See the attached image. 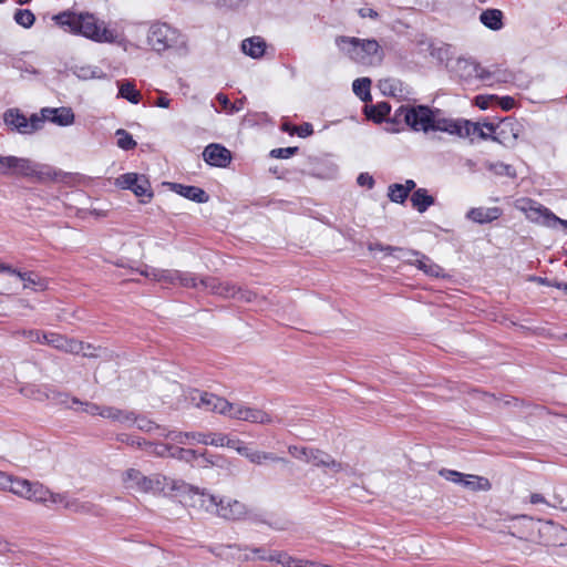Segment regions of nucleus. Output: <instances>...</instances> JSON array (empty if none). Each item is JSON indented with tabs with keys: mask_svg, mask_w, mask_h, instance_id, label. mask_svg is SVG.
I'll return each mask as SVG.
<instances>
[{
	"mask_svg": "<svg viewBox=\"0 0 567 567\" xmlns=\"http://www.w3.org/2000/svg\"><path fill=\"white\" fill-rule=\"evenodd\" d=\"M10 274L16 275L23 281L24 289H28V288L44 289L45 288L44 281L33 272H21L16 269V272H10Z\"/></svg>",
	"mask_w": 567,
	"mask_h": 567,
	"instance_id": "35",
	"label": "nucleus"
},
{
	"mask_svg": "<svg viewBox=\"0 0 567 567\" xmlns=\"http://www.w3.org/2000/svg\"><path fill=\"white\" fill-rule=\"evenodd\" d=\"M264 561H272L284 567H301L303 559L292 557L286 551H272L268 556H261Z\"/></svg>",
	"mask_w": 567,
	"mask_h": 567,
	"instance_id": "32",
	"label": "nucleus"
},
{
	"mask_svg": "<svg viewBox=\"0 0 567 567\" xmlns=\"http://www.w3.org/2000/svg\"><path fill=\"white\" fill-rule=\"evenodd\" d=\"M371 80L369 78H360L353 81V92L364 102L371 101L370 94Z\"/></svg>",
	"mask_w": 567,
	"mask_h": 567,
	"instance_id": "37",
	"label": "nucleus"
},
{
	"mask_svg": "<svg viewBox=\"0 0 567 567\" xmlns=\"http://www.w3.org/2000/svg\"><path fill=\"white\" fill-rule=\"evenodd\" d=\"M115 136L117 137L116 144L122 150L128 151L136 146V142L133 140L132 135L123 128H118L115 132Z\"/></svg>",
	"mask_w": 567,
	"mask_h": 567,
	"instance_id": "42",
	"label": "nucleus"
},
{
	"mask_svg": "<svg viewBox=\"0 0 567 567\" xmlns=\"http://www.w3.org/2000/svg\"><path fill=\"white\" fill-rule=\"evenodd\" d=\"M216 100L219 102V104L223 106V109L225 111H227L228 113H235L240 110L239 107H236L235 104H231L229 102L228 97L223 93H218L216 96Z\"/></svg>",
	"mask_w": 567,
	"mask_h": 567,
	"instance_id": "56",
	"label": "nucleus"
},
{
	"mask_svg": "<svg viewBox=\"0 0 567 567\" xmlns=\"http://www.w3.org/2000/svg\"><path fill=\"white\" fill-rule=\"evenodd\" d=\"M123 487L135 493H162L165 491L174 492L182 484L177 480L167 477L163 474L145 475L140 470L131 467L125 470L121 475Z\"/></svg>",
	"mask_w": 567,
	"mask_h": 567,
	"instance_id": "5",
	"label": "nucleus"
},
{
	"mask_svg": "<svg viewBox=\"0 0 567 567\" xmlns=\"http://www.w3.org/2000/svg\"><path fill=\"white\" fill-rule=\"evenodd\" d=\"M43 340L47 344L66 353L79 354L84 350L83 342L55 332H50V334L43 336Z\"/></svg>",
	"mask_w": 567,
	"mask_h": 567,
	"instance_id": "17",
	"label": "nucleus"
},
{
	"mask_svg": "<svg viewBox=\"0 0 567 567\" xmlns=\"http://www.w3.org/2000/svg\"><path fill=\"white\" fill-rule=\"evenodd\" d=\"M174 447L171 445H156L153 453L157 456L164 457V456H171V453L173 452Z\"/></svg>",
	"mask_w": 567,
	"mask_h": 567,
	"instance_id": "63",
	"label": "nucleus"
},
{
	"mask_svg": "<svg viewBox=\"0 0 567 567\" xmlns=\"http://www.w3.org/2000/svg\"><path fill=\"white\" fill-rule=\"evenodd\" d=\"M213 446H227L229 449L235 450L238 454H240L241 450H248L249 446L245 445L240 440L229 439L227 435L218 434L216 436V441H213Z\"/></svg>",
	"mask_w": 567,
	"mask_h": 567,
	"instance_id": "38",
	"label": "nucleus"
},
{
	"mask_svg": "<svg viewBox=\"0 0 567 567\" xmlns=\"http://www.w3.org/2000/svg\"><path fill=\"white\" fill-rule=\"evenodd\" d=\"M447 66L454 75L466 83L474 79L488 80L492 76L489 71L481 68L475 61L465 58H458Z\"/></svg>",
	"mask_w": 567,
	"mask_h": 567,
	"instance_id": "10",
	"label": "nucleus"
},
{
	"mask_svg": "<svg viewBox=\"0 0 567 567\" xmlns=\"http://www.w3.org/2000/svg\"><path fill=\"white\" fill-rule=\"evenodd\" d=\"M409 194L402 187V184H392L389 186V197L392 202L402 204L408 198Z\"/></svg>",
	"mask_w": 567,
	"mask_h": 567,
	"instance_id": "44",
	"label": "nucleus"
},
{
	"mask_svg": "<svg viewBox=\"0 0 567 567\" xmlns=\"http://www.w3.org/2000/svg\"><path fill=\"white\" fill-rule=\"evenodd\" d=\"M239 291L237 292L236 299L244 302H252L257 299V293L254 291H250L248 289H244L241 287H238Z\"/></svg>",
	"mask_w": 567,
	"mask_h": 567,
	"instance_id": "57",
	"label": "nucleus"
},
{
	"mask_svg": "<svg viewBox=\"0 0 567 567\" xmlns=\"http://www.w3.org/2000/svg\"><path fill=\"white\" fill-rule=\"evenodd\" d=\"M68 496L65 494L53 493L50 491L48 496V504L61 505L64 507Z\"/></svg>",
	"mask_w": 567,
	"mask_h": 567,
	"instance_id": "59",
	"label": "nucleus"
},
{
	"mask_svg": "<svg viewBox=\"0 0 567 567\" xmlns=\"http://www.w3.org/2000/svg\"><path fill=\"white\" fill-rule=\"evenodd\" d=\"M187 399L198 409L216 412L225 416H228L229 409L231 408V403L226 399L196 389L189 391Z\"/></svg>",
	"mask_w": 567,
	"mask_h": 567,
	"instance_id": "9",
	"label": "nucleus"
},
{
	"mask_svg": "<svg viewBox=\"0 0 567 567\" xmlns=\"http://www.w3.org/2000/svg\"><path fill=\"white\" fill-rule=\"evenodd\" d=\"M400 111L405 123L415 131H442L461 137L477 135L482 140L489 138L492 131H495V126L492 123L454 122L437 117L430 107L423 105L411 109L402 106Z\"/></svg>",
	"mask_w": 567,
	"mask_h": 567,
	"instance_id": "1",
	"label": "nucleus"
},
{
	"mask_svg": "<svg viewBox=\"0 0 567 567\" xmlns=\"http://www.w3.org/2000/svg\"><path fill=\"white\" fill-rule=\"evenodd\" d=\"M293 131L300 137H307V136H310L313 133V128H312V125L310 123H303L300 126H296L293 128Z\"/></svg>",
	"mask_w": 567,
	"mask_h": 567,
	"instance_id": "60",
	"label": "nucleus"
},
{
	"mask_svg": "<svg viewBox=\"0 0 567 567\" xmlns=\"http://www.w3.org/2000/svg\"><path fill=\"white\" fill-rule=\"evenodd\" d=\"M516 126L513 122L503 121L495 126V131H492L489 138L503 145L513 144L517 140L519 132Z\"/></svg>",
	"mask_w": 567,
	"mask_h": 567,
	"instance_id": "20",
	"label": "nucleus"
},
{
	"mask_svg": "<svg viewBox=\"0 0 567 567\" xmlns=\"http://www.w3.org/2000/svg\"><path fill=\"white\" fill-rule=\"evenodd\" d=\"M171 186L176 194L195 203H207L209 199V196L206 194V192L199 187L186 186L177 183H174Z\"/></svg>",
	"mask_w": 567,
	"mask_h": 567,
	"instance_id": "25",
	"label": "nucleus"
},
{
	"mask_svg": "<svg viewBox=\"0 0 567 567\" xmlns=\"http://www.w3.org/2000/svg\"><path fill=\"white\" fill-rule=\"evenodd\" d=\"M55 20L69 25L73 33H79L95 42L114 43L121 39V33L114 28H107L104 21L97 20L93 14H69L62 13Z\"/></svg>",
	"mask_w": 567,
	"mask_h": 567,
	"instance_id": "3",
	"label": "nucleus"
},
{
	"mask_svg": "<svg viewBox=\"0 0 567 567\" xmlns=\"http://www.w3.org/2000/svg\"><path fill=\"white\" fill-rule=\"evenodd\" d=\"M480 21L488 29L498 31L503 28V12L498 9L484 10L480 16Z\"/></svg>",
	"mask_w": 567,
	"mask_h": 567,
	"instance_id": "31",
	"label": "nucleus"
},
{
	"mask_svg": "<svg viewBox=\"0 0 567 567\" xmlns=\"http://www.w3.org/2000/svg\"><path fill=\"white\" fill-rule=\"evenodd\" d=\"M115 185L122 189H131L138 197L147 196L152 198L153 196L150 182L144 175L136 173L123 174L116 178Z\"/></svg>",
	"mask_w": 567,
	"mask_h": 567,
	"instance_id": "14",
	"label": "nucleus"
},
{
	"mask_svg": "<svg viewBox=\"0 0 567 567\" xmlns=\"http://www.w3.org/2000/svg\"><path fill=\"white\" fill-rule=\"evenodd\" d=\"M491 169H493L498 175H506L508 177L514 178L516 176V172L513 166L504 163H496L491 165Z\"/></svg>",
	"mask_w": 567,
	"mask_h": 567,
	"instance_id": "53",
	"label": "nucleus"
},
{
	"mask_svg": "<svg viewBox=\"0 0 567 567\" xmlns=\"http://www.w3.org/2000/svg\"><path fill=\"white\" fill-rule=\"evenodd\" d=\"M135 424L137 426V429H140L141 431H144V432H151L155 429H159L158 425H156L153 421L144 417V416H140V415H136L134 413V420L131 421V425Z\"/></svg>",
	"mask_w": 567,
	"mask_h": 567,
	"instance_id": "46",
	"label": "nucleus"
},
{
	"mask_svg": "<svg viewBox=\"0 0 567 567\" xmlns=\"http://www.w3.org/2000/svg\"><path fill=\"white\" fill-rule=\"evenodd\" d=\"M519 208L525 212L527 218L532 221L540 223L548 227H556L557 225H561L565 229H567V220L557 217L548 208L533 200H523Z\"/></svg>",
	"mask_w": 567,
	"mask_h": 567,
	"instance_id": "11",
	"label": "nucleus"
},
{
	"mask_svg": "<svg viewBox=\"0 0 567 567\" xmlns=\"http://www.w3.org/2000/svg\"><path fill=\"white\" fill-rule=\"evenodd\" d=\"M34 14L27 9H19L14 13V21L23 28H30L34 23Z\"/></svg>",
	"mask_w": 567,
	"mask_h": 567,
	"instance_id": "43",
	"label": "nucleus"
},
{
	"mask_svg": "<svg viewBox=\"0 0 567 567\" xmlns=\"http://www.w3.org/2000/svg\"><path fill=\"white\" fill-rule=\"evenodd\" d=\"M240 455L248 458L251 463L261 465L267 461L270 462H286L285 458L275 455L274 453L262 452L248 447V450H241Z\"/></svg>",
	"mask_w": 567,
	"mask_h": 567,
	"instance_id": "28",
	"label": "nucleus"
},
{
	"mask_svg": "<svg viewBox=\"0 0 567 567\" xmlns=\"http://www.w3.org/2000/svg\"><path fill=\"white\" fill-rule=\"evenodd\" d=\"M64 508L75 513H86L90 511V505L81 503L78 499L68 497L65 501Z\"/></svg>",
	"mask_w": 567,
	"mask_h": 567,
	"instance_id": "50",
	"label": "nucleus"
},
{
	"mask_svg": "<svg viewBox=\"0 0 567 567\" xmlns=\"http://www.w3.org/2000/svg\"><path fill=\"white\" fill-rule=\"evenodd\" d=\"M511 520H517L520 524V527L517 529V533L512 532L513 536H517L519 539L534 540L535 537L533 535V524L534 519L527 515H516L508 517Z\"/></svg>",
	"mask_w": 567,
	"mask_h": 567,
	"instance_id": "30",
	"label": "nucleus"
},
{
	"mask_svg": "<svg viewBox=\"0 0 567 567\" xmlns=\"http://www.w3.org/2000/svg\"><path fill=\"white\" fill-rule=\"evenodd\" d=\"M198 285H200L205 290L224 298L236 299L237 292L239 291V288L236 285L227 281L223 282L210 277L200 279Z\"/></svg>",
	"mask_w": 567,
	"mask_h": 567,
	"instance_id": "19",
	"label": "nucleus"
},
{
	"mask_svg": "<svg viewBox=\"0 0 567 567\" xmlns=\"http://www.w3.org/2000/svg\"><path fill=\"white\" fill-rule=\"evenodd\" d=\"M357 182L360 186H368L369 188H372L374 185L372 176H370L368 173H361L358 176Z\"/></svg>",
	"mask_w": 567,
	"mask_h": 567,
	"instance_id": "62",
	"label": "nucleus"
},
{
	"mask_svg": "<svg viewBox=\"0 0 567 567\" xmlns=\"http://www.w3.org/2000/svg\"><path fill=\"white\" fill-rule=\"evenodd\" d=\"M334 43L343 55L362 65L380 64L384 56L382 48L374 39L337 35Z\"/></svg>",
	"mask_w": 567,
	"mask_h": 567,
	"instance_id": "4",
	"label": "nucleus"
},
{
	"mask_svg": "<svg viewBox=\"0 0 567 567\" xmlns=\"http://www.w3.org/2000/svg\"><path fill=\"white\" fill-rule=\"evenodd\" d=\"M141 275L150 278L152 280L162 282L164 285H179L183 287H193L197 288L198 282L197 278L188 272H182L178 270H168V269H157L153 267H145L142 269Z\"/></svg>",
	"mask_w": 567,
	"mask_h": 567,
	"instance_id": "8",
	"label": "nucleus"
},
{
	"mask_svg": "<svg viewBox=\"0 0 567 567\" xmlns=\"http://www.w3.org/2000/svg\"><path fill=\"white\" fill-rule=\"evenodd\" d=\"M311 450L312 447H306V446H296V445H290L288 447V452L295 457V458H298V460H301L306 463H308V460H309V455L311 453Z\"/></svg>",
	"mask_w": 567,
	"mask_h": 567,
	"instance_id": "48",
	"label": "nucleus"
},
{
	"mask_svg": "<svg viewBox=\"0 0 567 567\" xmlns=\"http://www.w3.org/2000/svg\"><path fill=\"white\" fill-rule=\"evenodd\" d=\"M358 13L361 18L377 19L379 17V14L375 10H373L372 8H368V7L360 8L358 10Z\"/></svg>",
	"mask_w": 567,
	"mask_h": 567,
	"instance_id": "64",
	"label": "nucleus"
},
{
	"mask_svg": "<svg viewBox=\"0 0 567 567\" xmlns=\"http://www.w3.org/2000/svg\"><path fill=\"white\" fill-rule=\"evenodd\" d=\"M33 484L34 482H31L29 480L10 476V483L7 489L19 497L30 501Z\"/></svg>",
	"mask_w": 567,
	"mask_h": 567,
	"instance_id": "26",
	"label": "nucleus"
},
{
	"mask_svg": "<svg viewBox=\"0 0 567 567\" xmlns=\"http://www.w3.org/2000/svg\"><path fill=\"white\" fill-rule=\"evenodd\" d=\"M228 417L257 424H269L274 421L271 415L266 411L241 403H231Z\"/></svg>",
	"mask_w": 567,
	"mask_h": 567,
	"instance_id": "13",
	"label": "nucleus"
},
{
	"mask_svg": "<svg viewBox=\"0 0 567 567\" xmlns=\"http://www.w3.org/2000/svg\"><path fill=\"white\" fill-rule=\"evenodd\" d=\"M81 79H104L106 75L96 66H82L76 72Z\"/></svg>",
	"mask_w": 567,
	"mask_h": 567,
	"instance_id": "45",
	"label": "nucleus"
},
{
	"mask_svg": "<svg viewBox=\"0 0 567 567\" xmlns=\"http://www.w3.org/2000/svg\"><path fill=\"white\" fill-rule=\"evenodd\" d=\"M379 87L384 95L400 96L402 95V84L395 79H384L379 82Z\"/></svg>",
	"mask_w": 567,
	"mask_h": 567,
	"instance_id": "36",
	"label": "nucleus"
},
{
	"mask_svg": "<svg viewBox=\"0 0 567 567\" xmlns=\"http://www.w3.org/2000/svg\"><path fill=\"white\" fill-rule=\"evenodd\" d=\"M4 123L21 134H27V117L18 110L10 109L3 114Z\"/></svg>",
	"mask_w": 567,
	"mask_h": 567,
	"instance_id": "27",
	"label": "nucleus"
},
{
	"mask_svg": "<svg viewBox=\"0 0 567 567\" xmlns=\"http://www.w3.org/2000/svg\"><path fill=\"white\" fill-rule=\"evenodd\" d=\"M502 213L499 207H475L467 212L466 217L477 224H487L498 219Z\"/></svg>",
	"mask_w": 567,
	"mask_h": 567,
	"instance_id": "23",
	"label": "nucleus"
},
{
	"mask_svg": "<svg viewBox=\"0 0 567 567\" xmlns=\"http://www.w3.org/2000/svg\"><path fill=\"white\" fill-rule=\"evenodd\" d=\"M102 417L131 426V421L134 420V412L114 406H105L102 412Z\"/></svg>",
	"mask_w": 567,
	"mask_h": 567,
	"instance_id": "29",
	"label": "nucleus"
},
{
	"mask_svg": "<svg viewBox=\"0 0 567 567\" xmlns=\"http://www.w3.org/2000/svg\"><path fill=\"white\" fill-rule=\"evenodd\" d=\"M171 457L190 463L192 465L197 461V451L192 449L174 447Z\"/></svg>",
	"mask_w": 567,
	"mask_h": 567,
	"instance_id": "41",
	"label": "nucleus"
},
{
	"mask_svg": "<svg viewBox=\"0 0 567 567\" xmlns=\"http://www.w3.org/2000/svg\"><path fill=\"white\" fill-rule=\"evenodd\" d=\"M204 161L212 166L226 167L231 161V153L220 144H209L203 152Z\"/></svg>",
	"mask_w": 567,
	"mask_h": 567,
	"instance_id": "18",
	"label": "nucleus"
},
{
	"mask_svg": "<svg viewBox=\"0 0 567 567\" xmlns=\"http://www.w3.org/2000/svg\"><path fill=\"white\" fill-rule=\"evenodd\" d=\"M0 174L6 176L28 177L37 181L51 178L50 167L35 163L29 158L17 156H2L0 158Z\"/></svg>",
	"mask_w": 567,
	"mask_h": 567,
	"instance_id": "6",
	"label": "nucleus"
},
{
	"mask_svg": "<svg viewBox=\"0 0 567 567\" xmlns=\"http://www.w3.org/2000/svg\"><path fill=\"white\" fill-rule=\"evenodd\" d=\"M118 96L127 100L133 104H137L141 100V93L135 89L131 81L118 82Z\"/></svg>",
	"mask_w": 567,
	"mask_h": 567,
	"instance_id": "34",
	"label": "nucleus"
},
{
	"mask_svg": "<svg viewBox=\"0 0 567 567\" xmlns=\"http://www.w3.org/2000/svg\"><path fill=\"white\" fill-rule=\"evenodd\" d=\"M241 51L252 59H260L265 55L267 43L261 37H251L243 40Z\"/></svg>",
	"mask_w": 567,
	"mask_h": 567,
	"instance_id": "24",
	"label": "nucleus"
},
{
	"mask_svg": "<svg viewBox=\"0 0 567 567\" xmlns=\"http://www.w3.org/2000/svg\"><path fill=\"white\" fill-rule=\"evenodd\" d=\"M391 111L390 105L386 102L378 103L370 109H365V114L369 118L381 122Z\"/></svg>",
	"mask_w": 567,
	"mask_h": 567,
	"instance_id": "39",
	"label": "nucleus"
},
{
	"mask_svg": "<svg viewBox=\"0 0 567 567\" xmlns=\"http://www.w3.org/2000/svg\"><path fill=\"white\" fill-rule=\"evenodd\" d=\"M298 152V147H281L270 152V156L275 158H289Z\"/></svg>",
	"mask_w": 567,
	"mask_h": 567,
	"instance_id": "54",
	"label": "nucleus"
},
{
	"mask_svg": "<svg viewBox=\"0 0 567 567\" xmlns=\"http://www.w3.org/2000/svg\"><path fill=\"white\" fill-rule=\"evenodd\" d=\"M563 487H554L551 501H549L550 507L558 508L563 512H567V506H565V498L563 496Z\"/></svg>",
	"mask_w": 567,
	"mask_h": 567,
	"instance_id": "47",
	"label": "nucleus"
},
{
	"mask_svg": "<svg viewBox=\"0 0 567 567\" xmlns=\"http://www.w3.org/2000/svg\"><path fill=\"white\" fill-rule=\"evenodd\" d=\"M440 475L447 481L462 485L464 488H467L473 492L477 491H488L492 485L489 481L483 476L472 475V474H462L460 472L453 470H441Z\"/></svg>",
	"mask_w": 567,
	"mask_h": 567,
	"instance_id": "12",
	"label": "nucleus"
},
{
	"mask_svg": "<svg viewBox=\"0 0 567 567\" xmlns=\"http://www.w3.org/2000/svg\"><path fill=\"white\" fill-rule=\"evenodd\" d=\"M44 121H48V120L44 118V116L42 114H41V116H39L38 114H32L30 118H27V125H28L27 134H32V133L41 130Z\"/></svg>",
	"mask_w": 567,
	"mask_h": 567,
	"instance_id": "49",
	"label": "nucleus"
},
{
	"mask_svg": "<svg viewBox=\"0 0 567 567\" xmlns=\"http://www.w3.org/2000/svg\"><path fill=\"white\" fill-rule=\"evenodd\" d=\"M402 257H404L410 265L416 266L427 276H443V269L439 265H436L431 258L419 251L408 250L404 252V255H402Z\"/></svg>",
	"mask_w": 567,
	"mask_h": 567,
	"instance_id": "16",
	"label": "nucleus"
},
{
	"mask_svg": "<svg viewBox=\"0 0 567 567\" xmlns=\"http://www.w3.org/2000/svg\"><path fill=\"white\" fill-rule=\"evenodd\" d=\"M164 437L172 440L178 444H193L200 443L205 445H213V441H216L218 434L214 433H202V432H179V431H167L161 433Z\"/></svg>",
	"mask_w": 567,
	"mask_h": 567,
	"instance_id": "15",
	"label": "nucleus"
},
{
	"mask_svg": "<svg viewBox=\"0 0 567 567\" xmlns=\"http://www.w3.org/2000/svg\"><path fill=\"white\" fill-rule=\"evenodd\" d=\"M73 402L76 404H81L83 406L82 410L90 415L102 416V412L105 408L104 405H97L95 403H90V402L83 403V402L79 401L78 399H73Z\"/></svg>",
	"mask_w": 567,
	"mask_h": 567,
	"instance_id": "52",
	"label": "nucleus"
},
{
	"mask_svg": "<svg viewBox=\"0 0 567 567\" xmlns=\"http://www.w3.org/2000/svg\"><path fill=\"white\" fill-rule=\"evenodd\" d=\"M177 482L182 485L174 492L187 494L190 505L207 514L229 522L243 520L249 515L248 506L238 499L212 494L205 488H199L183 481Z\"/></svg>",
	"mask_w": 567,
	"mask_h": 567,
	"instance_id": "2",
	"label": "nucleus"
},
{
	"mask_svg": "<svg viewBox=\"0 0 567 567\" xmlns=\"http://www.w3.org/2000/svg\"><path fill=\"white\" fill-rule=\"evenodd\" d=\"M50 489L40 482H34L31 495V502L48 505Z\"/></svg>",
	"mask_w": 567,
	"mask_h": 567,
	"instance_id": "40",
	"label": "nucleus"
},
{
	"mask_svg": "<svg viewBox=\"0 0 567 567\" xmlns=\"http://www.w3.org/2000/svg\"><path fill=\"white\" fill-rule=\"evenodd\" d=\"M42 115L49 122H52L60 126H69L74 123L75 116L70 107H44L41 110Z\"/></svg>",
	"mask_w": 567,
	"mask_h": 567,
	"instance_id": "21",
	"label": "nucleus"
},
{
	"mask_svg": "<svg viewBox=\"0 0 567 567\" xmlns=\"http://www.w3.org/2000/svg\"><path fill=\"white\" fill-rule=\"evenodd\" d=\"M528 502L533 505L543 504L550 507V502L540 493H532L528 497Z\"/></svg>",
	"mask_w": 567,
	"mask_h": 567,
	"instance_id": "61",
	"label": "nucleus"
},
{
	"mask_svg": "<svg viewBox=\"0 0 567 567\" xmlns=\"http://www.w3.org/2000/svg\"><path fill=\"white\" fill-rule=\"evenodd\" d=\"M23 334L29 340L37 341L40 343H45V341L43 340V336H48V334H50V332H43L40 330H29V331H24Z\"/></svg>",
	"mask_w": 567,
	"mask_h": 567,
	"instance_id": "58",
	"label": "nucleus"
},
{
	"mask_svg": "<svg viewBox=\"0 0 567 567\" xmlns=\"http://www.w3.org/2000/svg\"><path fill=\"white\" fill-rule=\"evenodd\" d=\"M217 458H215L213 455H209L207 452L198 453L197 452V461L193 465L199 466V467H209L217 465Z\"/></svg>",
	"mask_w": 567,
	"mask_h": 567,
	"instance_id": "51",
	"label": "nucleus"
},
{
	"mask_svg": "<svg viewBox=\"0 0 567 567\" xmlns=\"http://www.w3.org/2000/svg\"><path fill=\"white\" fill-rule=\"evenodd\" d=\"M411 203L419 213H424L434 204V198L425 188H417L411 196Z\"/></svg>",
	"mask_w": 567,
	"mask_h": 567,
	"instance_id": "33",
	"label": "nucleus"
},
{
	"mask_svg": "<svg viewBox=\"0 0 567 567\" xmlns=\"http://www.w3.org/2000/svg\"><path fill=\"white\" fill-rule=\"evenodd\" d=\"M147 42L156 52L182 49L186 44L185 37L177 29L161 22L150 27Z\"/></svg>",
	"mask_w": 567,
	"mask_h": 567,
	"instance_id": "7",
	"label": "nucleus"
},
{
	"mask_svg": "<svg viewBox=\"0 0 567 567\" xmlns=\"http://www.w3.org/2000/svg\"><path fill=\"white\" fill-rule=\"evenodd\" d=\"M308 463L317 467L329 468L331 473H339L344 470L340 462H337L331 455L318 449L311 450Z\"/></svg>",
	"mask_w": 567,
	"mask_h": 567,
	"instance_id": "22",
	"label": "nucleus"
},
{
	"mask_svg": "<svg viewBox=\"0 0 567 567\" xmlns=\"http://www.w3.org/2000/svg\"><path fill=\"white\" fill-rule=\"evenodd\" d=\"M550 530H558V532H560L565 536V537H561V539H566L567 538V530L563 526L554 523L553 520L544 522V526L538 529V533L539 534H542L543 532L548 533Z\"/></svg>",
	"mask_w": 567,
	"mask_h": 567,
	"instance_id": "55",
	"label": "nucleus"
}]
</instances>
